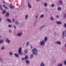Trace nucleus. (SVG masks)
<instances>
[{
    "instance_id": "53",
    "label": "nucleus",
    "mask_w": 66,
    "mask_h": 66,
    "mask_svg": "<svg viewBox=\"0 0 66 66\" xmlns=\"http://www.w3.org/2000/svg\"><path fill=\"white\" fill-rule=\"evenodd\" d=\"M25 45V44H23V46H24Z\"/></svg>"
},
{
    "instance_id": "54",
    "label": "nucleus",
    "mask_w": 66,
    "mask_h": 66,
    "mask_svg": "<svg viewBox=\"0 0 66 66\" xmlns=\"http://www.w3.org/2000/svg\"><path fill=\"white\" fill-rule=\"evenodd\" d=\"M46 10L47 11L48 10V9H46Z\"/></svg>"
},
{
    "instance_id": "30",
    "label": "nucleus",
    "mask_w": 66,
    "mask_h": 66,
    "mask_svg": "<svg viewBox=\"0 0 66 66\" xmlns=\"http://www.w3.org/2000/svg\"><path fill=\"white\" fill-rule=\"evenodd\" d=\"M5 48V47L4 46H3L1 48V50H4V49Z\"/></svg>"
},
{
    "instance_id": "14",
    "label": "nucleus",
    "mask_w": 66,
    "mask_h": 66,
    "mask_svg": "<svg viewBox=\"0 0 66 66\" xmlns=\"http://www.w3.org/2000/svg\"><path fill=\"white\" fill-rule=\"evenodd\" d=\"M47 39H48V38L47 37H45L44 38V40H43L46 43Z\"/></svg>"
},
{
    "instance_id": "21",
    "label": "nucleus",
    "mask_w": 66,
    "mask_h": 66,
    "mask_svg": "<svg viewBox=\"0 0 66 66\" xmlns=\"http://www.w3.org/2000/svg\"><path fill=\"white\" fill-rule=\"evenodd\" d=\"M26 64H29L30 63V61L28 60H26Z\"/></svg>"
},
{
    "instance_id": "42",
    "label": "nucleus",
    "mask_w": 66,
    "mask_h": 66,
    "mask_svg": "<svg viewBox=\"0 0 66 66\" xmlns=\"http://www.w3.org/2000/svg\"><path fill=\"white\" fill-rule=\"evenodd\" d=\"M64 18H66V14H64Z\"/></svg>"
},
{
    "instance_id": "18",
    "label": "nucleus",
    "mask_w": 66,
    "mask_h": 66,
    "mask_svg": "<svg viewBox=\"0 0 66 66\" xmlns=\"http://www.w3.org/2000/svg\"><path fill=\"white\" fill-rule=\"evenodd\" d=\"M44 17V15L43 14H42L40 15V16L39 17V18H42Z\"/></svg>"
},
{
    "instance_id": "6",
    "label": "nucleus",
    "mask_w": 66,
    "mask_h": 66,
    "mask_svg": "<svg viewBox=\"0 0 66 66\" xmlns=\"http://www.w3.org/2000/svg\"><path fill=\"white\" fill-rule=\"evenodd\" d=\"M5 42L8 43V44H10V43L11 42L10 40L9 39H6V40Z\"/></svg>"
},
{
    "instance_id": "36",
    "label": "nucleus",
    "mask_w": 66,
    "mask_h": 66,
    "mask_svg": "<svg viewBox=\"0 0 66 66\" xmlns=\"http://www.w3.org/2000/svg\"><path fill=\"white\" fill-rule=\"evenodd\" d=\"M29 43H30V42H27V47L28 46V45H29Z\"/></svg>"
},
{
    "instance_id": "27",
    "label": "nucleus",
    "mask_w": 66,
    "mask_h": 66,
    "mask_svg": "<svg viewBox=\"0 0 66 66\" xmlns=\"http://www.w3.org/2000/svg\"><path fill=\"white\" fill-rule=\"evenodd\" d=\"M2 13L3 14H5V13H6V10H5L4 11H3Z\"/></svg>"
},
{
    "instance_id": "48",
    "label": "nucleus",
    "mask_w": 66,
    "mask_h": 66,
    "mask_svg": "<svg viewBox=\"0 0 66 66\" xmlns=\"http://www.w3.org/2000/svg\"><path fill=\"white\" fill-rule=\"evenodd\" d=\"M56 17H57V18H59V15H57L56 16Z\"/></svg>"
},
{
    "instance_id": "37",
    "label": "nucleus",
    "mask_w": 66,
    "mask_h": 66,
    "mask_svg": "<svg viewBox=\"0 0 66 66\" xmlns=\"http://www.w3.org/2000/svg\"><path fill=\"white\" fill-rule=\"evenodd\" d=\"M51 6L52 7H53L54 6V4H52L51 5Z\"/></svg>"
},
{
    "instance_id": "34",
    "label": "nucleus",
    "mask_w": 66,
    "mask_h": 66,
    "mask_svg": "<svg viewBox=\"0 0 66 66\" xmlns=\"http://www.w3.org/2000/svg\"><path fill=\"white\" fill-rule=\"evenodd\" d=\"M30 58H31V59H32V58L33 57V54L31 55L30 56Z\"/></svg>"
},
{
    "instance_id": "12",
    "label": "nucleus",
    "mask_w": 66,
    "mask_h": 66,
    "mask_svg": "<svg viewBox=\"0 0 66 66\" xmlns=\"http://www.w3.org/2000/svg\"><path fill=\"white\" fill-rule=\"evenodd\" d=\"M15 24L16 25H19V22L16 21H15Z\"/></svg>"
},
{
    "instance_id": "40",
    "label": "nucleus",
    "mask_w": 66,
    "mask_h": 66,
    "mask_svg": "<svg viewBox=\"0 0 66 66\" xmlns=\"http://www.w3.org/2000/svg\"><path fill=\"white\" fill-rule=\"evenodd\" d=\"M8 27L9 28H11V27H12V25H9Z\"/></svg>"
},
{
    "instance_id": "24",
    "label": "nucleus",
    "mask_w": 66,
    "mask_h": 66,
    "mask_svg": "<svg viewBox=\"0 0 66 66\" xmlns=\"http://www.w3.org/2000/svg\"><path fill=\"white\" fill-rule=\"evenodd\" d=\"M50 19L51 20H54V18H53V16H51V17L50 18Z\"/></svg>"
},
{
    "instance_id": "25",
    "label": "nucleus",
    "mask_w": 66,
    "mask_h": 66,
    "mask_svg": "<svg viewBox=\"0 0 66 66\" xmlns=\"http://www.w3.org/2000/svg\"><path fill=\"white\" fill-rule=\"evenodd\" d=\"M0 9L1 10H2V11H3V10H4L2 8V6H1V5H0Z\"/></svg>"
},
{
    "instance_id": "45",
    "label": "nucleus",
    "mask_w": 66,
    "mask_h": 66,
    "mask_svg": "<svg viewBox=\"0 0 66 66\" xmlns=\"http://www.w3.org/2000/svg\"><path fill=\"white\" fill-rule=\"evenodd\" d=\"M37 19L36 20L35 22V24H36V22H37Z\"/></svg>"
},
{
    "instance_id": "38",
    "label": "nucleus",
    "mask_w": 66,
    "mask_h": 66,
    "mask_svg": "<svg viewBox=\"0 0 66 66\" xmlns=\"http://www.w3.org/2000/svg\"><path fill=\"white\" fill-rule=\"evenodd\" d=\"M13 26L14 29H16V26L14 25H13Z\"/></svg>"
},
{
    "instance_id": "52",
    "label": "nucleus",
    "mask_w": 66,
    "mask_h": 66,
    "mask_svg": "<svg viewBox=\"0 0 66 66\" xmlns=\"http://www.w3.org/2000/svg\"><path fill=\"white\" fill-rule=\"evenodd\" d=\"M36 1H40V0H36Z\"/></svg>"
},
{
    "instance_id": "46",
    "label": "nucleus",
    "mask_w": 66,
    "mask_h": 66,
    "mask_svg": "<svg viewBox=\"0 0 66 66\" xmlns=\"http://www.w3.org/2000/svg\"><path fill=\"white\" fill-rule=\"evenodd\" d=\"M1 21H2V19L1 18H0V22H1Z\"/></svg>"
},
{
    "instance_id": "41",
    "label": "nucleus",
    "mask_w": 66,
    "mask_h": 66,
    "mask_svg": "<svg viewBox=\"0 0 66 66\" xmlns=\"http://www.w3.org/2000/svg\"><path fill=\"white\" fill-rule=\"evenodd\" d=\"M12 22H15V19H12Z\"/></svg>"
},
{
    "instance_id": "17",
    "label": "nucleus",
    "mask_w": 66,
    "mask_h": 66,
    "mask_svg": "<svg viewBox=\"0 0 66 66\" xmlns=\"http://www.w3.org/2000/svg\"><path fill=\"white\" fill-rule=\"evenodd\" d=\"M9 15L10 14L9 13V12H7L6 14V16L7 17H9Z\"/></svg>"
},
{
    "instance_id": "26",
    "label": "nucleus",
    "mask_w": 66,
    "mask_h": 66,
    "mask_svg": "<svg viewBox=\"0 0 66 66\" xmlns=\"http://www.w3.org/2000/svg\"><path fill=\"white\" fill-rule=\"evenodd\" d=\"M59 2L60 4H63V2H62V1L61 0H60L59 1Z\"/></svg>"
},
{
    "instance_id": "31",
    "label": "nucleus",
    "mask_w": 66,
    "mask_h": 66,
    "mask_svg": "<svg viewBox=\"0 0 66 66\" xmlns=\"http://www.w3.org/2000/svg\"><path fill=\"white\" fill-rule=\"evenodd\" d=\"M28 59V56H26L24 58V59H25V60H27Z\"/></svg>"
},
{
    "instance_id": "33",
    "label": "nucleus",
    "mask_w": 66,
    "mask_h": 66,
    "mask_svg": "<svg viewBox=\"0 0 66 66\" xmlns=\"http://www.w3.org/2000/svg\"><path fill=\"white\" fill-rule=\"evenodd\" d=\"M24 52L25 53H27V52H28V50H27V49L25 50Z\"/></svg>"
},
{
    "instance_id": "1",
    "label": "nucleus",
    "mask_w": 66,
    "mask_h": 66,
    "mask_svg": "<svg viewBox=\"0 0 66 66\" xmlns=\"http://www.w3.org/2000/svg\"><path fill=\"white\" fill-rule=\"evenodd\" d=\"M21 50H22V47H21L18 50V53L20 55H22L23 54V52H21Z\"/></svg>"
},
{
    "instance_id": "39",
    "label": "nucleus",
    "mask_w": 66,
    "mask_h": 66,
    "mask_svg": "<svg viewBox=\"0 0 66 66\" xmlns=\"http://www.w3.org/2000/svg\"><path fill=\"white\" fill-rule=\"evenodd\" d=\"M9 33H12V31L11 30H9Z\"/></svg>"
},
{
    "instance_id": "49",
    "label": "nucleus",
    "mask_w": 66,
    "mask_h": 66,
    "mask_svg": "<svg viewBox=\"0 0 66 66\" xmlns=\"http://www.w3.org/2000/svg\"><path fill=\"white\" fill-rule=\"evenodd\" d=\"M22 61H24V59L23 58H22Z\"/></svg>"
},
{
    "instance_id": "4",
    "label": "nucleus",
    "mask_w": 66,
    "mask_h": 66,
    "mask_svg": "<svg viewBox=\"0 0 66 66\" xmlns=\"http://www.w3.org/2000/svg\"><path fill=\"white\" fill-rule=\"evenodd\" d=\"M23 35V33L22 32H20L18 33L17 35L18 36H19V37H20L21 35Z\"/></svg>"
},
{
    "instance_id": "28",
    "label": "nucleus",
    "mask_w": 66,
    "mask_h": 66,
    "mask_svg": "<svg viewBox=\"0 0 66 66\" xmlns=\"http://www.w3.org/2000/svg\"><path fill=\"white\" fill-rule=\"evenodd\" d=\"M46 26V25H44V26H43L41 27H40V28L39 29H42V28H44V27H45Z\"/></svg>"
},
{
    "instance_id": "9",
    "label": "nucleus",
    "mask_w": 66,
    "mask_h": 66,
    "mask_svg": "<svg viewBox=\"0 0 66 66\" xmlns=\"http://www.w3.org/2000/svg\"><path fill=\"white\" fill-rule=\"evenodd\" d=\"M4 43V40L3 39L0 40V44H3Z\"/></svg>"
},
{
    "instance_id": "19",
    "label": "nucleus",
    "mask_w": 66,
    "mask_h": 66,
    "mask_svg": "<svg viewBox=\"0 0 66 66\" xmlns=\"http://www.w3.org/2000/svg\"><path fill=\"white\" fill-rule=\"evenodd\" d=\"M33 54H34V55H37V53H36V52H32Z\"/></svg>"
},
{
    "instance_id": "43",
    "label": "nucleus",
    "mask_w": 66,
    "mask_h": 66,
    "mask_svg": "<svg viewBox=\"0 0 66 66\" xmlns=\"http://www.w3.org/2000/svg\"><path fill=\"white\" fill-rule=\"evenodd\" d=\"M64 64L65 65H66V60L64 61Z\"/></svg>"
},
{
    "instance_id": "11",
    "label": "nucleus",
    "mask_w": 66,
    "mask_h": 66,
    "mask_svg": "<svg viewBox=\"0 0 66 66\" xmlns=\"http://www.w3.org/2000/svg\"><path fill=\"white\" fill-rule=\"evenodd\" d=\"M29 17V15L28 14H26L25 16V20H27Z\"/></svg>"
},
{
    "instance_id": "10",
    "label": "nucleus",
    "mask_w": 66,
    "mask_h": 66,
    "mask_svg": "<svg viewBox=\"0 0 66 66\" xmlns=\"http://www.w3.org/2000/svg\"><path fill=\"white\" fill-rule=\"evenodd\" d=\"M10 7L11 9H13L14 8V6H13V4L12 3H10Z\"/></svg>"
},
{
    "instance_id": "50",
    "label": "nucleus",
    "mask_w": 66,
    "mask_h": 66,
    "mask_svg": "<svg viewBox=\"0 0 66 66\" xmlns=\"http://www.w3.org/2000/svg\"><path fill=\"white\" fill-rule=\"evenodd\" d=\"M37 17H38V16L37 15L36 16V18H37Z\"/></svg>"
},
{
    "instance_id": "44",
    "label": "nucleus",
    "mask_w": 66,
    "mask_h": 66,
    "mask_svg": "<svg viewBox=\"0 0 66 66\" xmlns=\"http://www.w3.org/2000/svg\"><path fill=\"white\" fill-rule=\"evenodd\" d=\"M64 27H65V28H66V23H65L64 24Z\"/></svg>"
},
{
    "instance_id": "16",
    "label": "nucleus",
    "mask_w": 66,
    "mask_h": 66,
    "mask_svg": "<svg viewBox=\"0 0 66 66\" xmlns=\"http://www.w3.org/2000/svg\"><path fill=\"white\" fill-rule=\"evenodd\" d=\"M7 20L9 22H10V23H12V21H11V19H7Z\"/></svg>"
},
{
    "instance_id": "23",
    "label": "nucleus",
    "mask_w": 66,
    "mask_h": 66,
    "mask_svg": "<svg viewBox=\"0 0 66 66\" xmlns=\"http://www.w3.org/2000/svg\"><path fill=\"white\" fill-rule=\"evenodd\" d=\"M44 6H45L46 7H47V3H45L44 4Z\"/></svg>"
},
{
    "instance_id": "47",
    "label": "nucleus",
    "mask_w": 66,
    "mask_h": 66,
    "mask_svg": "<svg viewBox=\"0 0 66 66\" xmlns=\"http://www.w3.org/2000/svg\"><path fill=\"white\" fill-rule=\"evenodd\" d=\"M3 3L4 4H5V1H3Z\"/></svg>"
},
{
    "instance_id": "2",
    "label": "nucleus",
    "mask_w": 66,
    "mask_h": 66,
    "mask_svg": "<svg viewBox=\"0 0 66 66\" xmlns=\"http://www.w3.org/2000/svg\"><path fill=\"white\" fill-rule=\"evenodd\" d=\"M45 43L46 42L45 41L43 40L40 42V44L41 46H43V45H45Z\"/></svg>"
},
{
    "instance_id": "51",
    "label": "nucleus",
    "mask_w": 66,
    "mask_h": 66,
    "mask_svg": "<svg viewBox=\"0 0 66 66\" xmlns=\"http://www.w3.org/2000/svg\"><path fill=\"white\" fill-rule=\"evenodd\" d=\"M1 58H0V62H1Z\"/></svg>"
},
{
    "instance_id": "8",
    "label": "nucleus",
    "mask_w": 66,
    "mask_h": 66,
    "mask_svg": "<svg viewBox=\"0 0 66 66\" xmlns=\"http://www.w3.org/2000/svg\"><path fill=\"white\" fill-rule=\"evenodd\" d=\"M27 5L28 7H29V9H31V8H32V6L31 5L30 3H28L27 4Z\"/></svg>"
},
{
    "instance_id": "13",
    "label": "nucleus",
    "mask_w": 66,
    "mask_h": 66,
    "mask_svg": "<svg viewBox=\"0 0 66 66\" xmlns=\"http://www.w3.org/2000/svg\"><path fill=\"white\" fill-rule=\"evenodd\" d=\"M56 22L58 24H62V22L60 21H56Z\"/></svg>"
},
{
    "instance_id": "55",
    "label": "nucleus",
    "mask_w": 66,
    "mask_h": 66,
    "mask_svg": "<svg viewBox=\"0 0 66 66\" xmlns=\"http://www.w3.org/2000/svg\"><path fill=\"white\" fill-rule=\"evenodd\" d=\"M31 47H32V46H31Z\"/></svg>"
},
{
    "instance_id": "3",
    "label": "nucleus",
    "mask_w": 66,
    "mask_h": 66,
    "mask_svg": "<svg viewBox=\"0 0 66 66\" xmlns=\"http://www.w3.org/2000/svg\"><path fill=\"white\" fill-rule=\"evenodd\" d=\"M62 37L64 39V37H66V31H64L62 33Z\"/></svg>"
},
{
    "instance_id": "5",
    "label": "nucleus",
    "mask_w": 66,
    "mask_h": 66,
    "mask_svg": "<svg viewBox=\"0 0 66 66\" xmlns=\"http://www.w3.org/2000/svg\"><path fill=\"white\" fill-rule=\"evenodd\" d=\"M38 52V51L37 50V49L35 48H34L32 50V52Z\"/></svg>"
},
{
    "instance_id": "15",
    "label": "nucleus",
    "mask_w": 66,
    "mask_h": 66,
    "mask_svg": "<svg viewBox=\"0 0 66 66\" xmlns=\"http://www.w3.org/2000/svg\"><path fill=\"white\" fill-rule=\"evenodd\" d=\"M14 56L15 57H19V54L16 53L14 54Z\"/></svg>"
},
{
    "instance_id": "22",
    "label": "nucleus",
    "mask_w": 66,
    "mask_h": 66,
    "mask_svg": "<svg viewBox=\"0 0 66 66\" xmlns=\"http://www.w3.org/2000/svg\"><path fill=\"white\" fill-rule=\"evenodd\" d=\"M2 6L4 7H5L6 9H7V10L9 9V8H8V7H7L5 6V5H3Z\"/></svg>"
},
{
    "instance_id": "32",
    "label": "nucleus",
    "mask_w": 66,
    "mask_h": 66,
    "mask_svg": "<svg viewBox=\"0 0 66 66\" xmlns=\"http://www.w3.org/2000/svg\"><path fill=\"white\" fill-rule=\"evenodd\" d=\"M58 10H59V11H61V10H62V9H61V8L60 7H59L57 8Z\"/></svg>"
},
{
    "instance_id": "29",
    "label": "nucleus",
    "mask_w": 66,
    "mask_h": 66,
    "mask_svg": "<svg viewBox=\"0 0 66 66\" xmlns=\"http://www.w3.org/2000/svg\"><path fill=\"white\" fill-rule=\"evenodd\" d=\"M9 54L10 55H11V56H12V55H13V53H12V52H10Z\"/></svg>"
},
{
    "instance_id": "20",
    "label": "nucleus",
    "mask_w": 66,
    "mask_h": 66,
    "mask_svg": "<svg viewBox=\"0 0 66 66\" xmlns=\"http://www.w3.org/2000/svg\"><path fill=\"white\" fill-rule=\"evenodd\" d=\"M40 66H45V63L43 62H42L40 65Z\"/></svg>"
},
{
    "instance_id": "35",
    "label": "nucleus",
    "mask_w": 66,
    "mask_h": 66,
    "mask_svg": "<svg viewBox=\"0 0 66 66\" xmlns=\"http://www.w3.org/2000/svg\"><path fill=\"white\" fill-rule=\"evenodd\" d=\"M62 65H63V64H58L57 66H62Z\"/></svg>"
},
{
    "instance_id": "7",
    "label": "nucleus",
    "mask_w": 66,
    "mask_h": 66,
    "mask_svg": "<svg viewBox=\"0 0 66 66\" xmlns=\"http://www.w3.org/2000/svg\"><path fill=\"white\" fill-rule=\"evenodd\" d=\"M55 44H58V45H61V42L57 41L56 42H55Z\"/></svg>"
}]
</instances>
